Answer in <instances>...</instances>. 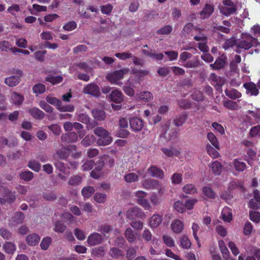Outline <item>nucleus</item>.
I'll return each mask as SVG.
<instances>
[{"instance_id": "obj_1", "label": "nucleus", "mask_w": 260, "mask_h": 260, "mask_svg": "<svg viewBox=\"0 0 260 260\" xmlns=\"http://www.w3.org/2000/svg\"><path fill=\"white\" fill-rule=\"evenodd\" d=\"M260 46L257 39L252 37L250 34H242L241 38L236 41V52L240 53V49L248 50L253 46Z\"/></svg>"}, {"instance_id": "obj_2", "label": "nucleus", "mask_w": 260, "mask_h": 260, "mask_svg": "<svg viewBox=\"0 0 260 260\" xmlns=\"http://www.w3.org/2000/svg\"><path fill=\"white\" fill-rule=\"evenodd\" d=\"M129 72L128 68H124L109 72L107 74L106 78L112 84L121 85V80L123 79L124 75L128 74Z\"/></svg>"}, {"instance_id": "obj_3", "label": "nucleus", "mask_w": 260, "mask_h": 260, "mask_svg": "<svg viewBox=\"0 0 260 260\" xmlns=\"http://www.w3.org/2000/svg\"><path fill=\"white\" fill-rule=\"evenodd\" d=\"M94 133L100 137L96 143L99 146H105L110 144L112 141L109 133L105 129L101 127H98L94 129Z\"/></svg>"}, {"instance_id": "obj_4", "label": "nucleus", "mask_w": 260, "mask_h": 260, "mask_svg": "<svg viewBox=\"0 0 260 260\" xmlns=\"http://www.w3.org/2000/svg\"><path fill=\"white\" fill-rule=\"evenodd\" d=\"M223 5L220 6V12L226 16L234 14L238 10L237 5L231 0H223Z\"/></svg>"}, {"instance_id": "obj_5", "label": "nucleus", "mask_w": 260, "mask_h": 260, "mask_svg": "<svg viewBox=\"0 0 260 260\" xmlns=\"http://www.w3.org/2000/svg\"><path fill=\"white\" fill-rule=\"evenodd\" d=\"M12 73L15 74L5 79V83L9 87H15L20 82V78L23 75V72L19 69L14 70Z\"/></svg>"}, {"instance_id": "obj_6", "label": "nucleus", "mask_w": 260, "mask_h": 260, "mask_svg": "<svg viewBox=\"0 0 260 260\" xmlns=\"http://www.w3.org/2000/svg\"><path fill=\"white\" fill-rule=\"evenodd\" d=\"M142 185L146 189H156L158 191V193L159 194H162L165 191L164 186L156 180H145L142 182Z\"/></svg>"}, {"instance_id": "obj_7", "label": "nucleus", "mask_w": 260, "mask_h": 260, "mask_svg": "<svg viewBox=\"0 0 260 260\" xmlns=\"http://www.w3.org/2000/svg\"><path fill=\"white\" fill-rule=\"evenodd\" d=\"M0 193L3 197H5V199H2L1 202H6L8 203H12L16 199L15 193H12L9 189L6 188L0 182Z\"/></svg>"}, {"instance_id": "obj_8", "label": "nucleus", "mask_w": 260, "mask_h": 260, "mask_svg": "<svg viewBox=\"0 0 260 260\" xmlns=\"http://www.w3.org/2000/svg\"><path fill=\"white\" fill-rule=\"evenodd\" d=\"M226 169L230 171H233V168L238 172H242L246 168V164L240 159H235L232 162L225 166Z\"/></svg>"}, {"instance_id": "obj_9", "label": "nucleus", "mask_w": 260, "mask_h": 260, "mask_svg": "<svg viewBox=\"0 0 260 260\" xmlns=\"http://www.w3.org/2000/svg\"><path fill=\"white\" fill-rule=\"evenodd\" d=\"M130 126L135 132L141 131L144 126L143 120L138 117H133L129 120Z\"/></svg>"}, {"instance_id": "obj_10", "label": "nucleus", "mask_w": 260, "mask_h": 260, "mask_svg": "<svg viewBox=\"0 0 260 260\" xmlns=\"http://www.w3.org/2000/svg\"><path fill=\"white\" fill-rule=\"evenodd\" d=\"M73 149H75V146H71L70 148L62 147L56 151L55 155L60 159H66L72 152V150Z\"/></svg>"}, {"instance_id": "obj_11", "label": "nucleus", "mask_w": 260, "mask_h": 260, "mask_svg": "<svg viewBox=\"0 0 260 260\" xmlns=\"http://www.w3.org/2000/svg\"><path fill=\"white\" fill-rule=\"evenodd\" d=\"M83 92L94 96H99L100 95L99 87L94 83L87 85L83 89Z\"/></svg>"}, {"instance_id": "obj_12", "label": "nucleus", "mask_w": 260, "mask_h": 260, "mask_svg": "<svg viewBox=\"0 0 260 260\" xmlns=\"http://www.w3.org/2000/svg\"><path fill=\"white\" fill-rule=\"evenodd\" d=\"M103 241V238L101 234L98 233L91 234L87 238V242L89 245L94 246L100 244Z\"/></svg>"}, {"instance_id": "obj_13", "label": "nucleus", "mask_w": 260, "mask_h": 260, "mask_svg": "<svg viewBox=\"0 0 260 260\" xmlns=\"http://www.w3.org/2000/svg\"><path fill=\"white\" fill-rule=\"evenodd\" d=\"M214 11V7L209 4H206L203 10L200 12V18L204 20L208 18Z\"/></svg>"}, {"instance_id": "obj_14", "label": "nucleus", "mask_w": 260, "mask_h": 260, "mask_svg": "<svg viewBox=\"0 0 260 260\" xmlns=\"http://www.w3.org/2000/svg\"><path fill=\"white\" fill-rule=\"evenodd\" d=\"M251 208L257 209L260 206V195L259 191L255 190L253 191V199H252L249 203Z\"/></svg>"}, {"instance_id": "obj_15", "label": "nucleus", "mask_w": 260, "mask_h": 260, "mask_svg": "<svg viewBox=\"0 0 260 260\" xmlns=\"http://www.w3.org/2000/svg\"><path fill=\"white\" fill-rule=\"evenodd\" d=\"M142 214H144L142 210L137 207H132L129 209L126 213V217L129 219H133L135 217L141 216Z\"/></svg>"}, {"instance_id": "obj_16", "label": "nucleus", "mask_w": 260, "mask_h": 260, "mask_svg": "<svg viewBox=\"0 0 260 260\" xmlns=\"http://www.w3.org/2000/svg\"><path fill=\"white\" fill-rule=\"evenodd\" d=\"M171 227L175 233H180L184 229V223L181 220L176 219L172 222Z\"/></svg>"}, {"instance_id": "obj_17", "label": "nucleus", "mask_w": 260, "mask_h": 260, "mask_svg": "<svg viewBox=\"0 0 260 260\" xmlns=\"http://www.w3.org/2000/svg\"><path fill=\"white\" fill-rule=\"evenodd\" d=\"M244 87L246 89L247 93L251 96H256L259 93L256 85L253 82L245 83Z\"/></svg>"}, {"instance_id": "obj_18", "label": "nucleus", "mask_w": 260, "mask_h": 260, "mask_svg": "<svg viewBox=\"0 0 260 260\" xmlns=\"http://www.w3.org/2000/svg\"><path fill=\"white\" fill-rule=\"evenodd\" d=\"M40 240V237L36 233H32L26 237V241L29 246H33L37 245Z\"/></svg>"}, {"instance_id": "obj_19", "label": "nucleus", "mask_w": 260, "mask_h": 260, "mask_svg": "<svg viewBox=\"0 0 260 260\" xmlns=\"http://www.w3.org/2000/svg\"><path fill=\"white\" fill-rule=\"evenodd\" d=\"M162 222V216L157 214H154L150 218L149 225L151 228H155L159 226Z\"/></svg>"}, {"instance_id": "obj_20", "label": "nucleus", "mask_w": 260, "mask_h": 260, "mask_svg": "<svg viewBox=\"0 0 260 260\" xmlns=\"http://www.w3.org/2000/svg\"><path fill=\"white\" fill-rule=\"evenodd\" d=\"M111 100L116 103H120L123 100V95L122 92L117 89L112 91L110 94Z\"/></svg>"}, {"instance_id": "obj_21", "label": "nucleus", "mask_w": 260, "mask_h": 260, "mask_svg": "<svg viewBox=\"0 0 260 260\" xmlns=\"http://www.w3.org/2000/svg\"><path fill=\"white\" fill-rule=\"evenodd\" d=\"M220 217L224 222H230L233 219L232 210L228 207H224L221 211Z\"/></svg>"}, {"instance_id": "obj_22", "label": "nucleus", "mask_w": 260, "mask_h": 260, "mask_svg": "<svg viewBox=\"0 0 260 260\" xmlns=\"http://www.w3.org/2000/svg\"><path fill=\"white\" fill-rule=\"evenodd\" d=\"M148 172L150 176L153 177L162 179L164 176V172L160 169L154 166L149 168L148 170Z\"/></svg>"}, {"instance_id": "obj_23", "label": "nucleus", "mask_w": 260, "mask_h": 260, "mask_svg": "<svg viewBox=\"0 0 260 260\" xmlns=\"http://www.w3.org/2000/svg\"><path fill=\"white\" fill-rule=\"evenodd\" d=\"M10 99L12 103L15 105H19L22 103L24 99L21 94L16 92H12L11 93Z\"/></svg>"}, {"instance_id": "obj_24", "label": "nucleus", "mask_w": 260, "mask_h": 260, "mask_svg": "<svg viewBox=\"0 0 260 260\" xmlns=\"http://www.w3.org/2000/svg\"><path fill=\"white\" fill-rule=\"evenodd\" d=\"M136 98L138 101H143L145 102L150 101L153 99V95L149 91H143L137 94Z\"/></svg>"}, {"instance_id": "obj_25", "label": "nucleus", "mask_w": 260, "mask_h": 260, "mask_svg": "<svg viewBox=\"0 0 260 260\" xmlns=\"http://www.w3.org/2000/svg\"><path fill=\"white\" fill-rule=\"evenodd\" d=\"M209 168L211 171L217 175H220L222 172V166L221 164L217 160H215L210 164Z\"/></svg>"}, {"instance_id": "obj_26", "label": "nucleus", "mask_w": 260, "mask_h": 260, "mask_svg": "<svg viewBox=\"0 0 260 260\" xmlns=\"http://www.w3.org/2000/svg\"><path fill=\"white\" fill-rule=\"evenodd\" d=\"M61 139L68 143H74L78 140V135L76 133L72 132L63 135L61 136Z\"/></svg>"}, {"instance_id": "obj_27", "label": "nucleus", "mask_w": 260, "mask_h": 260, "mask_svg": "<svg viewBox=\"0 0 260 260\" xmlns=\"http://www.w3.org/2000/svg\"><path fill=\"white\" fill-rule=\"evenodd\" d=\"M164 153L168 156H177L180 154V151L174 148H162L161 149Z\"/></svg>"}, {"instance_id": "obj_28", "label": "nucleus", "mask_w": 260, "mask_h": 260, "mask_svg": "<svg viewBox=\"0 0 260 260\" xmlns=\"http://www.w3.org/2000/svg\"><path fill=\"white\" fill-rule=\"evenodd\" d=\"M31 115L36 119H42L44 116V113L37 108H33L29 110Z\"/></svg>"}, {"instance_id": "obj_29", "label": "nucleus", "mask_w": 260, "mask_h": 260, "mask_svg": "<svg viewBox=\"0 0 260 260\" xmlns=\"http://www.w3.org/2000/svg\"><path fill=\"white\" fill-rule=\"evenodd\" d=\"M218 245L222 254L223 257L225 259H230V253L227 247L225 245L224 241L223 240L219 241Z\"/></svg>"}, {"instance_id": "obj_30", "label": "nucleus", "mask_w": 260, "mask_h": 260, "mask_svg": "<svg viewBox=\"0 0 260 260\" xmlns=\"http://www.w3.org/2000/svg\"><path fill=\"white\" fill-rule=\"evenodd\" d=\"M207 139L209 141V142L211 143V144L217 149L219 150L220 149V145L219 142L215 136V135L211 133H208L207 134Z\"/></svg>"}, {"instance_id": "obj_31", "label": "nucleus", "mask_w": 260, "mask_h": 260, "mask_svg": "<svg viewBox=\"0 0 260 260\" xmlns=\"http://www.w3.org/2000/svg\"><path fill=\"white\" fill-rule=\"evenodd\" d=\"M28 10L31 14L36 15L38 12L46 11L47 7L38 4H34L32 9H29Z\"/></svg>"}, {"instance_id": "obj_32", "label": "nucleus", "mask_w": 260, "mask_h": 260, "mask_svg": "<svg viewBox=\"0 0 260 260\" xmlns=\"http://www.w3.org/2000/svg\"><path fill=\"white\" fill-rule=\"evenodd\" d=\"M128 85H125L123 87V89L124 92L128 96H133L135 94L134 90L133 88L134 83L132 79H129L128 81Z\"/></svg>"}, {"instance_id": "obj_33", "label": "nucleus", "mask_w": 260, "mask_h": 260, "mask_svg": "<svg viewBox=\"0 0 260 260\" xmlns=\"http://www.w3.org/2000/svg\"><path fill=\"white\" fill-rule=\"evenodd\" d=\"M46 100L48 103L55 106L57 109L59 106L61 104V102L60 100L51 94L47 96L46 98Z\"/></svg>"}, {"instance_id": "obj_34", "label": "nucleus", "mask_w": 260, "mask_h": 260, "mask_svg": "<svg viewBox=\"0 0 260 260\" xmlns=\"http://www.w3.org/2000/svg\"><path fill=\"white\" fill-rule=\"evenodd\" d=\"M94 189L91 186L84 187L81 191L82 196L85 199L89 198L94 192Z\"/></svg>"}, {"instance_id": "obj_35", "label": "nucleus", "mask_w": 260, "mask_h": 260, "mask_svg": "<svg viewBox=\"0 0 260 260\" xmlns=\"http://www.w3.org/2000/svg\"><path fill=\"white\" fill-rule=\"evenodd\" d=\"M139 176L134 173L126 174L124 176V179L127 183H133L139 180Z\"/></svg>"}, {"instance_id": "obj_36", "label": "nucleus", "mask_w": 260, "mask_h": 260, "mask_svg": "<svg viewBox=\"0 0 260 260\" xmlns=\"http://www.w3.org/2000/svg\"><path fill=\"white\" fill-rule=\"evenodd\" d=\"M92 114L93 117L98 120H103L106 117L105 113L100 109H93Z\"/></svg>"}, {"instance_id": "obj_37", "label": "nucleus", "mask_w": 260, "mask_h": 260, "mask_svg": "<svg viewBox=\"0 0 260 260\" xmlns=\"http://www.w3.org/2000/svg\"><path fill=\"white\" fill-rule=\"evenodd\" d=\"M182 190L186 194H194L197 192V189L195 186L192 184H187L182 187Z\"/></svg>"}, {"instance_id": "obj_38", "label": "nucleus", "mask_w": 260, "mask_h": 260, "mask_svg": "<svg viewBox=\"0 0 260 260\" xmlns=\"http://www.w3.org/2000/svg\"><path fill=\"white\" fill-rule=\"evenodd\" d=\"M187 116L185 114H183L178 116H176L174 120V122L176 126H180L187 120Z\"/></svg>"}, {"instance_id": "obj_39", "label": "nucleus", "mask_w": 260, "mask_h": 260, "mask_svg": "<svg viewBox=\"0 0 260 260\" xmlns=\"http://www.w3.org/2000/svg\"><path fill=\"white\" fill-rule=\"evenodd\" d=\"M203 192L207 198L214 199L216 197V193L210 187L205 186L203 188Z\"/></svg>"}, {"instance_id": "obj_40", "label": "nucleus", "mask_w": 260, "mask_h": 260, "mask_svg": "<svg viewBox=\"0 0 260 260\" xmlns=\"http://www.w3.org/2000/svg\"><path fill=\"white\" fill-rule=\"evenodd\" d=\"M3 249L8 254H13L16 250L15 245L12 242H6L3 245Z\"/></svg>"}, {"instance_id": "obj_41", "label": "nucleus", "mask_w": 260, "mask_h": 260, "mask_svg": "<svg viewBox=\"0 0 260 260\" xmlns=\"http://www.w3.org/2000/svg\"><path fill=\"white\" fill-rule=\"evenodd\" d=\"M225 64V60L222 58V56L216 60L214 63L211 64L210 67L215 70H218L222 68Z\"/></svg>"}, {"instance_id": "obj_42", "label": "nucleus", "mask_w": 260, "mask_h": 260, "mask_svg": "<svg viewBox=\"0 0 260 260\" xmlns=\"http://www.w3.org/2000/svg\"><path fill=\"white\" fill-rule=\"evenodd\" d=\"M57 110L61 112H72L75 110V107L73 105H62L61 102V104L59 106Z\"/></svg>"}, {"instance_id": "obj_43", "label": "nucleus", "mask_w": 260, "mask_h": 260, "mask_svg": "<svg viewBox=\"0 0 260 260\" xmlns=\"http://www.w3.org/2000/svg\"><path fill=\"white\" fill-rule=\"evenodd\" d=\"M225 92L226 95L231 99H236L241 96V93L236 89L226 90Z\"/></svg>"}, {"instance_id": "obj_44", "label": "nucleus", "mask_w": 260, "mask_h": 260, "mask_svg": "<svg viewBox=\"0 0 260 260\" xmlns=\"http://www.w3.org/2000/svg\"><path fill=\"white\" fill-rule=\"evenodd\" d=\"M115 56L120 60H126L133 57V54L129 51L116 53Z\"/></svg>"}, {"instance_id": "obj_45", "label": "nucleus", "mask_w": 260, "mask_h": 260, "mask_svg": "<svg viewBox=\"0 0 260 260\" xmlns=\"http://www.w3.org/2000/svg\"><path fill=\"white\" fill-rule=\"evenodd\" d=\"M94 200L99 203H104L107 199V195L101 192H96L93 197Z\"/></svg>"}, {"instance_id": "obj_46", "label": "nucleus", "mask_w": 260, "mask_h": 260, "mask_svg": "<svg viewBox=\"0 0 260 260\" xmlns=\"http://www.w3.org/2000/svg\"><path fill=\"white\" fill-rule=\"evenodd\" d=\"M20 178L26 181L31 180L34 177V174L31 172L25 171L21 172L19 175Z\"/></svg>"}, {"instance_id": "obj_47", "label": "nucleus", "mask_w": 260, "mask_h": 260, "mask_svg": "<svg viewBox=\"0 0 260 260\" xmlns=\"http://www.w3.org/2000/svg\"><path fill=\"white\" fill-rule=\"evenodd\" d=\"M189 239L185 236H182L180 238V246L184 249H188L191 246Z\"/></svg>"}, {"instance_id": "obj_48", "label": "nucleus", "mask_w": 260, "mask_h": 260, "mask_svg": "<svg viewBox=\"0 0 260 260\" xmlns=\"http://www.w3.org/2000/svg\"><path fill=\"white\" fill-rule=\"evenodd\" d=\"M200 31L201 28H198L197 27H194L193 24L191 23H188L186 24L183 28V31L186 34H189L191 31H192L193 33H194V31Z\"/></svg>"}, {"instance_id": "obj_49", "label": "nucleus", "mask_w": 260, "mask_h": 260, "mask_svg": "<svg viewBox=\"0 0 260 260\" xmlns=\"http://www.w3.org/2000/svg\"><path fill=\"white\" fill-rule=\"evenodd\" d=\"M46 80L47 81L51 83L52 84H56L61 83L63 81L62 77L58 76H48L46 77Z\"/></svg>"}, {"instance_id": "obj_50", "label": "nucleus", "mask_w": 260, "mask_h": 260, "mask_svg": "<svg viewBox=\"0 0 260 260\" xmlns=\"http://www.w3.org/2000/svg\"><path fill=\"white\" fill-rule=\"evenodd\" d=\"M191 229H192V233H193V236L194 237V238L195 239V240H196V241L197 242L198 245H199V247H200L201 246V245L199 243V238L198 236V232L200 229V226L199 225H198V224H197V223L196 222H193L192 223V226H191Z\"/></svg>"}, {"instance_id": "obj_51", "label": "nucleus", "mask_w": 260, "mask_h": 260, "mask_svg": "<svg viewBox=\"0 0 260 260\" xmlns=\"http://www.w3.org/2000/svg\"><path fill=\"white\" fill-rule=\"evenodd\" d=\"M249 135L253 138L260 137V125L252 127L250 130Z\"/></svg>"}, {"instance_id": "obj_52", "label": "nucleus", "mask_w": 260, "mask_h": 260, "mask_svg": "<svg viewBox=\"0 0 260 260\" xmlns=\"http://www.w3.org/2000/svg\"><path fill=\"white\" fill-rule=\"evenodd\" d=\"M171 180L173 184H180L182 180V174L178 173H175L171 176Z\"/></svg>"}, {"instance_id": "obj_53", "label": "nucleus", "mask_w": 260, "mask_h": 260, "mask_svg": "<svg viewBox=\"0 0 260 260\" xmlns=\"http://www.w3.org/2000/svg\"><path fill=\"white\" fill-rule=\"evenodd\" d=\"M203 29H201V31H194L193 35H194V39L197 41H206L207 37L203 32Z\"/></svg>"}, {"instance_id": "obj_54", "label": "nucleus", "mask_w": 260, "mask_h": 260, "mask_svg": "<svg viewBox=\"0 0 260 260\" xmlns=\"http://www.w3.org/2000/svg\"><path fill=\"white\" fill-rule=\"evenodd\" d=\"M32 90L34 93L37 94H41L45 91V86L42 84H37L33 86Z\"/></svg>"}, {"instance_id": "obj_55", "label": "nucleus", "mask_w": 260, "mask_h": 260, "mask_svg": "<svg viewBox=\"0 0 260 260\" xmlns=\"http://www.w3.org/2000/svg\"><path fill=\"white\" fill-rule=\"evenodd\" d=\"M223 106L226 108L232 110H236L238 107L236 102L229 100L223 102Z\"/></svg>"}, {"instance_id": "obj_56", "label": "nucleus", "mask_w": 260, "mask_h": 260, "mask_svg": "<svg viewBox=\"0 0 260 260\" xmlns=\"http://www.w3.org/2000/svg\"><path fill=\"white\" fill-rule=\"evenodd\" d=\"M94 136L93 135H87L81 141V144L85 147H87L92 144L94 141Z\"/></svg>"}, {"instance_id": "obj_57", "label": "nucleus", "mask_w": 260, "mask_h": 260, "mask_svg": "<svg viewBox=\"0 0 260 260\" xmlns=\"http://www.w3.org/2000/svg\"><path fill=\"white\" fill-rule=\"evenodd\" d=\"M198 199H189L187 200L185 203V208L187 210H192L194 208V205L197 203Z\"/></svg>"}, {"instance_id": "obj_58", "label": "nucleus", "mask_w": 260, "mask_h": 260, "mask_svg": "<svg viewBox=\"0 0 260 260\" xmlns=\"http://www.w3.org/2000/svg\"><path fill=\"white\" fill-rule=\"evenodd\" d=\"M39 105L42 109L47 112L52 113L53 111V108L44 101H40Z\"/></svg>"}, {"instance_id": "obj_59", "label": "nucleus", "mask_w": 260, "mask_h": 260, "mask_svg": "<svg viewBox=\"0 0 260 260\" xmlns=\"http://www.w3.org/2000/svg\"><path fill=\"white\" fill-rule=\"evenodd\" d=\"M51 243V239L50 237H47L43 239L41 243L40 246L42 249L47 250Z\"/></svg>"}, {"instance_id": "obj_60", "label": "nucleus", "mask_w": 260, "mask_h": 260, "mask_svg": "<svg viewBox=\"0 0 260 260\" xmlns=\"http://www.w3.org/2000/svg\"><path fill=\"white\" fill-rule=\"evenodd\" d=\"M207 151L209 155L213 158H217L219 154L218 152L212 147L211 145H208L207 146Z\"/></svg>"}, {"instance_id": "obj_61", "label": "nucleus", "mask_w": 260, "mask_h": 260, "mask_svg": "<svg viewBox=\"0 0 260 260\" xmlns=\"http://www.w3.org/2000/svg\"><path fill=\"white\" fill-rule=\"evenodd\" d=\"M24 218V215L22 213L17 212L13 217L14 225L21 223Z\"/></svg>"}, {"instance_id": "obj_62", "label": "nucleus", "mask_w": 260, "mask_h": 260, "mask_svg": "<svg viewBox=\"0 0 260 260\" xmlns=\"http://www.w3.org/2000/svg\"><path fill=\"white\" fill-rule=\"evenodd\" d=\"M162 239L165 244L170 247L175 246V241L173 239L168 235H164Z\"/></svg>"}, {"instance_id": "obj_63", "label": "nucleus", "mask_w": 260, "mask_h": 260, "mask_svg": "<svg viewBox=\"0 0 260 260\" xmlns=\"http://www.w3.org/2000/svg\"><path fill=\"white\" fill-rule=\"evenodd\" d=\"M174 208L177 212L181 213H184L185 211L184 204L179 201H178L174 203Z\"/></svg>"}, {"instance_id": "obj_64", "label": "nucleus", "mask_w": 260, "mask_h": 260, "mask_svg": "<svg viewBox=\"0 0 260 260\" xmlns=\"http://www.w3.org/2000/svg\"><path fill=\"white\" fill-rule=\"evenodd\" d=\"M138 203L143 207L145 210H150L151 206L148 201L145 199H139L137 201Z\"/></svg>"}]
</instances>
